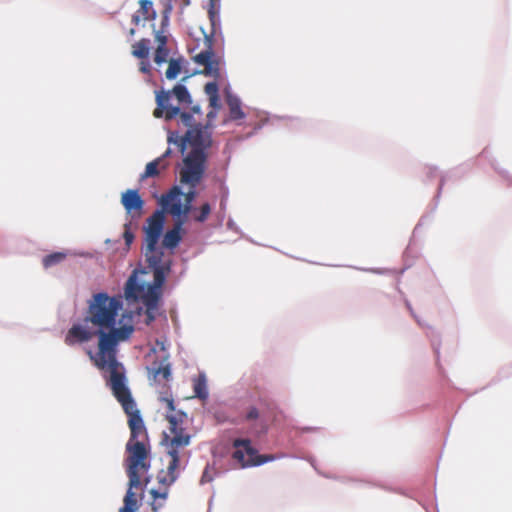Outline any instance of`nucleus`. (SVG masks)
Listing matches in <instances>:
<instances>
[{
    "label": "nucleus",
    "mask_w": 512,
    "mask_h": 512,
    "mask_svg": "<svg viewBox=\"0 0 512 512\" xmlns=\"http://www.w3.org/2000/svg\"><path fill=\"white\" fill-rule=\"evenodd\" d=\"M259 417V411L256 407H250L247 414H246V420L251 421L255 420Z\"/></svg>",
    "instance_id": "27"
},
{
    "label": "nucleus",
    "mask_w": 512,
    "mask_h": 512,
    "mask_svg": "<svg viewBox=\"0 0 512 512\" xmlns=\"http://www.w3.org/2000/svg\"><path fill=\"white\" fill-rule=\"evenodd\" d=\"M108 385L128 416L130 438L126 443L125 465L151 467L150 443L143 419L128 387L124 371L109 375Z\"/></svg>",
    "instance_id": "3"
},
{
    "label": "nucleus",
    "mask_w": 512,
    "mask_h": 512,
    "mask_svg": "<svg viewBox=\"0 0 512 512\" xmlns=\"http://www.w3.org/2000/svg\"><path fill=\"white\" fill-rule=\"evenodd\" d=\"M121 204L131 219H139L142 216L145 202L141 198L138 190L128 189L123 192L121 195Z\"/></svg>",
    "instance_id": "11"
},
{
    "label": "nucleus",
    "mask_w": 512,
    "mask_h": 512,
    "mask_svg": "<svg viewBox=\"0 0 512 512\" xmlns=\"http://www.w3.org/2000/svg\"><path fill=\"white\" fill-rule=\"evenodd\" d=\"M206 158V153L191 150L183 160L184 166L180 171L181 183L195 188L204 175Z\"/></svg>",
    "instance_id": "8"
},
{
    "label": "nucleus",
    "mask_w": 512,
    "mask_h": 512,
    "mask_svg": "<svg viewBox=\"0 0 512 512\" xmlns=\"http://www.w3.org/2000/svg\"><path fill=\"white\" fill-rule=\"evenodd\" d=\"M168 142H174L180 148L181 153H184L187 144L191 146V150H198L202 153L211 146L212 139L209 132V125L203 126L202 124L188 129L184 136L173 138V135L168 137Z\"/></svg>",
    "instance_id": "7"
},
{
    "label": "nucleus",
    "mask_w": 512,
    "mask_h": 512,
    "mask_svg": "<svg viewBox=\"0 0 512 512\" xmlns=\"http://www.w3.org/2000/svg\"><path fill=\"white\" fill-rule=\"evenodd\" d=\"M205 93L209 97V105L212 108H219V88L216 82H208L205 85Z\"/></svg>",
    "instance_id": "19"
},
{
    "label": "nucleus",
    "mask_w": 512,
    "mask_h": 512,
    "mask_svg": "<svg viewBox=\"0 0 512 512\" xmlns=\"http://www.w3.org/2000/svg\"><path fill=\"white\" fill-rule=\"evenodd\" d=\"M150 51V40L143 38L132 45V55L138 59H147Z\"/></svg>",
    "instance_id": "16"
},
{
    "label": "nucleus",
    "mask_w": 512,
    "mask_h": 512,
    "mask_svg": "<svg viewBox=\"0 0 512 512\" xmlns=\"http://www.w3.org/2000/svg\"><path fill=\"white\" fill-rule=\"evenodd\" d=\"M234 452L232 458L237 461L242 468L259 466L275 459L273 455H259L257 450L252 447L249 439H235L233 441Z\"/></svg>",
    "instance_id": "10"
},
{
    "label": "nucleus",
    "mask_w": 512,
    "mask_h": 512,
    "mask_svg": "<svg viewBox=\"0 0 512 512\" xmlns=\"http://www.w3.org/2000/svg\"><path fill=\"white\" fill-rule=\"evenodd\" d=\"M153 380L165 385L171 379V365L167 361V357L157 366L152 368Z\"/></svg>",
    "instance_id": "14"
},
{
    "label": "nucleus",
    "mask_w": 512,
    "mask_h": 512,
    "mask_svg": "<svg viewBox=\"0 0 512 512\" xmlns=\"http://www.w3.org/2000/svg\"><path fill=\"white\" fill-rule=\"evenodd\" d=\"M208 16L211 23V32L205 35L206 49L193 57L194 62L204 67L202 73L206 76L218 78L220 76V59L216 57L212 50L213 37L216 34L217 26H219V18L211 4L208 10Z\"/></svg>",
    "instance_id": "4"
},
{
    "label": "nucleus",
    "mask_w": 512,
    "mask_h": 512,
    "mask_svg": "<svg viewBox=\"0 0 512 512\" xmlns=\"http://www.w3.org/2000/svg\"><path fill=\"white\" fill-rule=\"evenodd\" d=\"M170 153H171V150H170V149H167V150L165 151V153L161 156V157H163V163H167V162L165 161V158H166L167 156H169V155H170Z\"/></svg>",
    "instance_id": "32"
},
{
    "label": "nucleus",
    "mask_w": 512,
    "mask_h": 512,
    "mask_svg": "<svg viewBox=\"0 0 512 512\" xmlns=\"http://www.w3.org/2000/svg\"><path fill=\"white\" fill-rule=\"evenodd\" d=\"M134 35H135V29H134V28H131V29L129 30V36H130V37H133Z\"/></svg>",
    "instance_id": "34"
},
{
    "label": "nucleus",
    "mask_w": 512,
    "mask_h": 512,
    "mask_svg": "<svg viewBox=\"0 0 512 512\" xmlns=\"http://www.w3.org/2000/svg\"><path fill=\"white\" fill-rule=\"evenodd\" d=\"M182 58L178 59H170L168 62V68L165 72V76L169 80H173L177 78V76L181 73L182 70Z\"/></svg>",
    "instance_id": "20"
},
{
    "label": "nucleus",
    "mask_w": 512,
    "mask_h": 512,
    "mask_svg": "<svg viewBox=\"0 0 512 512\" xmlns=\"http://www.w3.org/2000/svg\"><path fill=\"white\" fill-rule=\"evenodd\" d=\"M122 308V301L100 292L94 294L82 323L73 324L67 331L65 343L68 346L89 342L98 337L97 351L87 350L93 364L109 375L124 371L117 360L118 345L130 338L134 327L124 324L116 327V318Z\"/></svg>",
    "instance_id": "1"
},
{
    "label": "nucleus",
    "mask_w": 512,
    "mask_h": 512,
    "mask_svg": "<svg viewBox=\"0 0 512 512\" xmlns=\"http://www.w3.org/2000/svg\"><path fill=\"white\" fill-rule=\"evenodd\" d=\"M123 238H124L126 246L129 248L134 240V234L131 231V223H126L124 225Z\"/></svg>",
    "instance_id": "25"
},
{
    "label": "nucleus",
    "mask_w": 512,
    "mask_h": 512,
    "mask_svg": "<svg viewBox=\"0 0 512 512\" xmlns=\"http://www.w3.org/2000/svg\"><path fill=\"white\" fill-rule=\"evenodd\" d=\"M195 197L196 192L194 190L183 193L178 186H174L168 193L161 196V211H163V214L169 213L173 217H180L187 220Z\"/></svg>",
    "instance_id": "5"
},
{
    "label": "nucleus",
    "mask_w": 512,
    "mask_h": 512,
    "mask_svg": "<svg viewBox=\"0 0 512 512\" xmlns=\"http://www.w3.org/2000/svg\"><path fill=\"white\" fill-rule=\"evenodd\" d=\"M156 38H157L159 44L160 43H164V46H166L167 39H166L165 36H162V35L157 33Z\"/></svg>",
    "instance_id": "31"
},
{
    "label": "nucleus",
    "mask_w": 512,
    "mask_h": 512,
    "mask_svg": "<svg viewBox=\"0 0 512 512\" xmlns=\"http://www.w3.org/2000/svg\"><path fill=\"white\" fill-rule=\"evenodd\" d=\"M125 468L129 481L128 489L124 497V505L120 509H122L123 512H135L138 508V500L134 490L143 491L150 482V467H132V465H125Z\"/></svg>",
    "instance_id": "6"
},
{
    "label": "nucleus",
    "mask_w": 512,
    "mask_h": 512,
    "mask_svg": "<svg viewBox=\"0 0 512 512\" xmlns=\"http://www.w3.org/2000/svg\"><path fill=\"white\" fill-rule=\"evenodd\" d=\"M66 257H67V254L64 252H54L49 255H46L42 260V264H43L44 268L47 269V268H50V267L60 264L61 262H63L66 259Z\"/></svg>",
    "instance_id": "22"
},
{
    "label": "nucleus",
    "mask_w": 512,
    "mask_h": 512,
    "mask_svg": "<svg viewBox=\"0 0 512 512\" xmlns=\"http://www.w3.org/2000/svg\"><path fill=\"white\" fill-rule=\"evenodd\" d=\"M213 480V476L211 475L210 473V468L209 466H207L204 471H203V474H202V477H201V484H204V483H208V482H211Z\"/></svg>",
    "instance_id": "28"
},
{
    "label": "nucleus",
    "mask_w": 512,
    "mask_h": 512,
    "mask_svg": "<svg viewBox=\"0 0 512 512\" xmlns=\"http://www.w3.org/2000/svg\"><path fill=\"white\" fill-rule=\"evenodd\" d=\"M211 213V207L209 203H204L200 208L199 215L195 216V220L198 222H204L209 214Z\"/></svg>",
    "instance_id": "24"
},
{
    "label": "nucleus",
    "mask_w": 512,
    "mask_h": 512,
    "mask_svg": "<svg viewBox=\"0 0 512 512\" xmlns=\"http://www.w3.org/2000/svg\"><path fill=\"white\" fill-rule=\"evenodd\" d=\"M140 7L132 16V23L139 25L143 21H150L156 18V12L153 9V3L150 0H139Z\"/></svg>",
    "instance_id": "13"
},
{
    "label": "nucleus",
    "mask_w": 512,
    "mask_h": 512,
    "mask_svg": "<svg viewBox=\"0 0 512 512\" xmlns=\"http://www.w3.org/2000/svg\"><path fill=\"white\" fill-rule=\"evenodd\" d=\"M168 56H169V50H168L167 46H164V43L158 44V47H157V49L155 51V55H154V62L157 65H161V64L167 62Z\"/></svg>",
    "instance_id": "23"
},
{
    "label": "nucleus",
    "mask_w": 512,
    "mask_h": 512,
    "mask_svg": "<svg viewBox=\"0 0 512 512\" xmlns=\"http://www.w3.org/2000/svg\"><path fill=\"white\" fill-rule=\"evenodd\" d=\"M165 216L163 211H155L148 219L145 232L144 256L149 268L153 270V283L144 279L148 274L146 269H135L125 285V297L127 300H141L146 308V323L150 324L155 319L158 302L161 297V289L166 275L171 270V257L166 256L163 246H159V239L163 232Z\"/></svg>",
    "instance_id": "2"
},
{
    "label": "nucleus",
    "mask_w": 512,
    "mask_h": 512,
    "mask_svg": "<svg viewBox=\"0 0 512 512\" xmlns=\"http://www.w3.org/2000/svg\"><path fill=\"white\" fill-rule=\"evenodd\" d=\"M194 396L205 400L208 397L206 378L204 375H199L193 380Z\"/></svg>",
    "instance_id": "17"
},
{
    "label": "nucleus",
    "mask_w": 512,
    "mask_h": 512,
    "mask_svg": "<svg viewBox=\"0 0 512 512\" xmlns=\"http://www.w3.org/2000/svg\"><path fill=\"white\" fill-rule=\"evenodd\" d=\"M215 116H216V112H214V111H210V112L207 114V117H208V118H210V119H211V118H214Z\"/></svg>",
    "instance_id": "33"
},
{
    "label": "nucleus",
    "mask_w": 512,
    "mask_h": 512,
    "mask_svg": "<svg viewBox=\"0 0 512 512\" xmlns=\"http://www.w3.org/2000/svg\"><path fill=\"white\" fill-rule=\"evenodd\" d=\"M120 512H123V510H122V509H120Z\"/></svg>",
    "instance_id": "35"
},
{
    "label": "nucleus",
    "mask_w": 512,
    "mask_h": 512,
    "mask_svg": "<svg viewBox=\"0 0 512 512\" xmlns=\"http://www.w3.org/2000/svg\"><path fill=\"white\" fill-rule=\"evenodd\" d=\"M159 400L166 404L167 409H168L169 412H174L175 411L174 400H173L171 395H168L167 393H164L163 395H161L159 397Z\"/></svg>",
    "instance_id": "26"
},
{
    "label": "nucleus",
    "mask_w": 512,
    "mask_h": 512,
    "mask_svg": "<svg viewBox=\"0 0 512 512\" xmlns=\"http://www.w3.org/2000/svg\"><path fill=\"white\" fill-rule=\"evenodd\" d=\"M167 167L168 163H163V157H158L146 165L145 171L141 175L140 179L144 180L146 178L157 177L160 172L165 170Z\"/></svg>",
    "instance_id": "15"
},
{
    "label": "nucleus",
    "mask_w": 512,
    "mask_h": 512,
    "mask_svg": "<svg viewBox=\"0 0 512 512\" xmlns=\"http://www.w3.org/2000/svg\"><path fill=\"white\" fill-rule=\"evenodd\" d=\"M175 218V224L172 229L168 230L162 241V246L164 248L168 249H174L178 246L182 239V226L187 221L186 219L180 218V217H174Z\"/></svg>",
    "instance_id": "12"
},
{
    "label": "nucleus",
    "mask_w": 512,
    "mask_h": 512,
    "mask_svg": "<svg viewBox=\"0 0 512 512\" xmlns=\"http://www.w3.org/2000/svg\"><path fill=\"white\" fill-rule=\"evenodd\" d=\"M227 104L229 107L230 119L240 120L245 117V114L241 109V102L238 98L229 97L227 100Z\"/></svg>",
    "instance_id": "18"
},
{
    "label": "nucleus",
    "mask_w": 512,
    "mask_h": 512,
    "mask_svg": "<svg viewBox=\"0 0 512 512\" xmlns=\"http://www.w3.org/2000/svg\"><path fill=\"white\" fill-rule=\"evenodd\" d=\"M190 113H192L193 115H194V114L201 115L202 113H201V108H200V106H199V105H194V106H192V107H191V112H190Z\"/></svg>",
    "instance_id": "30"
},
{
    "label": "nucleus",
    "mask_w": 512,
    "mask_h": 512,
    "mask_svg": "<svg viewBox=\"0 0 512 512\" xmlns=\"http://www.w3.org/2000/svg\"><path fill=\"white\" fill-rule=\"evenodd\" d=\"M170 92V96L174 95L179 103L191 104L192 99L184 85H176Z\"/></svg>",
    "instance_id": "21"
},
{
    "label": "nucleus",
    "mask_w": 512,
    "mask_h": 512,
    "mask_svg": "<svg viewBox=\"0 0 512 512\" xmlns=\"http://www.w3.org/2000/svg\"><path fill=\"white\" fill-rule=\"evenodd\" d=\"M139 70L144 74L150 73V64L147 59H141Z\"/></svg>",
    "instance_id": "29"
},
{
    "label": "nucleus",
    "mask_w": 512,
    "mask_h": 512,
    "mask_svg": "<svg viewBox=\"0 0 512 512\" xmlns=\"http://www.w3.org/2000/svg\"><path fill=\"white\" fill-rule=\"evenodd\" d=\"M156 103L157 107L153 111V115L156 118L164 117L165 120H172L176 116H179L180 122L185 127H189V129L201 124L197 123L192 113L180 112L179 107L170 104V92H158L156 95Z\"/></svg>",
    "instance_id": "9"
}]
</instances>
